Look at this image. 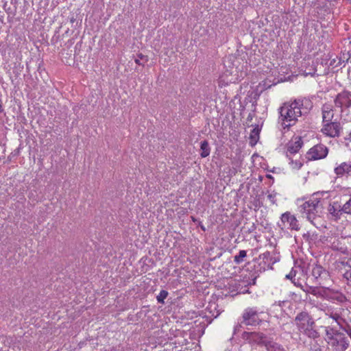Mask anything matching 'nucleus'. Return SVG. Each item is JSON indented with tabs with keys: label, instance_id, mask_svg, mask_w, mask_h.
Masks as SVG:
<instances>
[{
	"label": "nucleus",
	"instance_id": "9b49d317",
	"mask_svg": "<svg viewBox=\"0 0 351 351\" xmlns=\"http://www.w3.org/2000/svg\"><path fill=\"white\" fill-rule=\"evenodd\" d=\"M329 214L331 215L332 219L335 221L340 219L342 215L343 208L338 202H334L330 204L328 208Z\"/></svg>",
	"mask_w": 351,
	"mask_h": 351
},
{
	"label": "nucleus",
	"instance_id": "a211bd4d",
	"mask_svg": "<svg viewBox=\"0 0 351 351\" xmlns=\"http://www.w3.org/2000/svg\"><path fill=\"white\" fill-rule=\"evenodd\" d=\"M210 147L207 141H203L200 143V156L202 158H206L210 155Z\"/></svg>",
	"mask_w": 351,
	"mask_h": 351
},
{
	"label": "nucleus",
	"instance_id": "c85d7f7f",
	"mask_svg": "<svg viewBox=\"0 0 351 351\" xmlns=\"http://www.w3.org/2000/svg\"><path fill=\"white\" fill-rule=\"evenodd\" d=\"M2 106H1V101H0V113L2 112Z\"/></svg>",
	"mask_w": 351,
	"mask_h": 351
},
{
	"label": "nucleus",
	"instance_id": "bb28decb",
	"mask_svg": "<svg viewBox=\"0 0 351 351\" xmlns=\"http://www.w3.org/2000/svg\"><path fill=\"white\" fill-rule=\"evenodd\" d=\"M138 58H139L141 60H143H143H145V61H147V56H144V55H143V54H141H141H139V55L138 56Z\"/></svg>",
	"mask_w": 351,
	"mask_h": 351
},
{
	"label": "nucleus",
	"instance_id": "cd10ccee",
	"mask_svg": "<svg viewBox=\"0 0 351 351\" xmlns=\"http://www.w3.org/2000/svg\"><path fill=\"white\" fill-rule=\"evenodd\" d=\"M135 62H136L137 64H141V60H140L139 58L136 59V60H135Z\"/></svg>",
	"mask_w": 351,
	"mask_h": 351
},
{
	"label": "nucleus",
	"instance_id": "0eeeda50",
	"mask_svg": "<svg viewBox=\"0 0 351 351\" xmlns=\"http://www.w3.org/2000/svg\"><path fill=\"white\" fill-rule=\"evenodd\" d=\"M303 146V141L300 136H293L286 145V156L290 157L297 154Z\"/></svg>",
	"mask_w": 351,
	"mask_h": 351
},
{
	"label": "nucleus",
	"instance_id": "1a4fd4ad",
	"mask_svg": "<svg viewBox=\"0 0 351 351\" xmlns=\"http://www.w3.org/2000/svg\"><path fill=\"white\" fill-rule=\"evenodd\" d=\"M243 323L245 325L256 326L259 324L260 319L258 312L254 308H246L243 313Z\"/></svg>",
	"mask_w": 351,
	"mask_h": 351
},
{
	"label": "nucleus",
	"instance_id": "f8f14e48",
	"mask_svg": "<svg viewBox=\"0 0 351 351\" xmlns=\"http://www.w3.org/2000/svg\"><path fill=\"white\" fill-rule=\"evenodd\" d=\"M351 172V164L342 162L335 169V173L338 177H342L350 174Z\"/></svg>",
	"mask_w": 351,
	"mask_h": 351
},
{
	"label": "nucleus",
	"instance_id": "6ab92c4d",
	"mask_svg": "<svg viewBox=\"0 0 351 351\" xmlns=\"http://www.w3.org/2000/svg\"><path fill=\"white\" fill-rule=\"evenodd\" d=\"M289 158L290 160L289 164L293 170H299L303 166V160L300 156L295 160L291 158V156Z\"/></svg>",
	"mask_w": 351,
	"mask_h": 351
},
{
	"label": "nucleus",
	"instance_id": "f03ea898",
	"mask_svg": "<svg viewBox=\"0 0 351 351\" xmlns=\"http://www.w3.org/2000/svg\"><path fill=\"white\" fill-rule=\"evenodd\" d=\"M321 198L314 194L308 200L304 202L300 206V212L302 217H305L310 222L313 223V220L319 216V213L322 208L320 204Z\"/></svg>",
	"mask_w": 351,
	"mask_h": 351
},
{
	"label": "nucleus",
	"instance_id": "dca6fc26",
	"mask_svg": "<svg viewBox=\"0 0 351 351\" xmlns=\"http://www.w3.org/2000/svg\"><path fill=\"white\" fill-rule=\"evenodd\" d=\"M343 264L345 267H348L346 269L343 276L346 280L348 285L351 286V258L348 259L347 262Z\"/></svg>",
	"mask_w": 351,
	"mask_h": 351
},
{
	"label": "nucleus",
	"instance_id": "6e6552de",
	"mask_svg": "<svg viewBox=\"0 0 351 351\" xmlns=\"http://www.w3.org/2000/svg\"><path fill=\"white\" fill-rule=\"evenodd\" d=\"M334 102L335 106L341 108L342 112L344 109L351 106V93L346 90L339 93L336 96Z\"/></svg>",
	"mask_w": 351,
	"mask_h": 351
},
{
	"label": "nucleus",
	"instance_id": "f257e3e1",
	"mask_svg": "<svg viewBox=\"0 0 351 351\" xmlns=\"http://www.w3.org/2000/svg\"><path fill=\"white\" fill-rule=\"evenodd\" d=\"M310 104L307 100L295 99L293 101L286 102L280 108V119L284 128H289L294 125L298 118L308 112V108L304 104Z\"/></svg>",
	"mask_w": 351,
	"mask_h": 351
},
{
	"label": "nucleus",
	"instance_id": "2eb2a0df",
	"mask_svg": "<svg viewBox=\"0 0 351 351\" xmlns=\"http://www.w3.org/2000/svg\"><path fill=\"white\" fill-rule=\"evenodd\" d=\"M261 129L256 125L250 134V145L253 147L256 145L260 138V132Z\"/></svg>",
	"mask_w": 351,
	"mask_h": 351
},
{
	"label": "nucleus",
	"instance_id": "aec40b11",
	"mask_svg": "<svg viewBox=\"0 0 351 351\" xmlns=\"http://www.w3.org/2000/svg\"><path fill=\"white\" fill-rule=\"evenodd\" d=\"M324 273H325L324 269L320 265H315V267H313L312 275L316 279L321 278L322 275Z\"/></svg>",
	"mask_w": 351,
	"mask_h": 351
},
{
	"label": "nucleus",
	"instance_id": "c756f323",
	"mask_svg": "<svg viewBox=\"0 0 351 351\" xmlns=\"http://www.w3.org/2000/svg\"><path fill=\"white\" fill-rule=\"evenodd\" d=\"M191 219L193 221H195V219L194 217H191Z\"/></svg>",
	"mask_w": 351,
	"mask_h": 351
},
{
	"label": "nucleus",
	"instance_id": "20e7f679",
	"mask_svg": "<svg viewBox=\"0 0 351 351\" xmlns=\"http://www.w3.org/2000/svg\"><path fill=\"white\" fill-rule=\"evenodd\" d=\"M326 341L337 351H345L349 346L346 337L340 332L326 330Z\"/></svg>",
	"mask_w": 351,
	"mask_h": 351
},
{
	"label": "nucleus",
	"instance_id": "4be33fe9",
	"mask_svg": "<svg viewBox=\"0 0 351 351\" xmlns=\"http://www.w3.org/2000/svg\"><path fill=\"white\" fill-rule=\"evenodd\" d=\"M295 276H296V271L293 269H291V271L285 276V278L287 279L290 280L292 283H293L295 286L299 287L301 286V285H298L295 282Z\"/></svg>",
	"mask_w": 351,
	"mask_h": 351
},
{
	"label": "nucleus",
	"instance_id": "412c9836",
	"mask_svg": "<svg viewBox=\"0 0 351 351\" xmlns=\"http://www.w3.org/2000/svg\"><path fill=\"white\" fill-rule=\"evenodd\" d=\"M247 256L245 250H240L238 255L234 256V262L236 264H240L243 261V258Z\"/></svg>",
	"mask_w": 351,
	"mask_h": 351
},
{
	"label": "nucleus",
	"instance_id": "393cba45",
	"mask_svg": "<svg viewBox=\"0 0 351 351\" xmlns=\"http://www.w3.org/2000/svg\"><path fill=\"white\" fill-rule=\"evenodd\" d=\"M342 208L344 213L351 214V199L343 204Z\"/></svg>",
	"mask_w": 351,
	"mask_h": 351
},
{
	"label": "nucleus",
	"instance_id": "423d86ee",
	"mask_svg": "<svg viewBox=\"0 0 351 351\" xmlns=\"http://www.w3.org/2000/svg\"><path fill=\"white\" fill-rule=\"evenodd\" d=\"M327 154L328 148L322 144H317L308 151L306 156L308 160H315L324 158Z\"/></svg>",
	"mask_w": 351,
	"mask_h": 351
},
{
	"label": "nucleus",
	"instance_id": "39448f33",
	"mask_svg": "<svg viewBox=\"0 0 351 351\" xmlns=\"http://www.w3.org/2000/svg\"><path fill=\"white\" fill-rule=\"evenodd\" d=\"M278 226L282 229L287 228L296 231L300 230V224L295 216L288 211L282 214L280 223H278Z\"/></svg>",
	"mask_w": 351,
	"mask_h": 351
},
{
	"label": "nucleus",
	"instance_id": "7ed1b4c3",
	"mask_svg": "<svg viewBox=\"0 0 351 351\" xmlns=\"http://www.w3.org/2000/svg\"><path fill=\"white\" fill-rule=\"evenodd\" d=\"M295 324L301 332H303L308 337L317 338L318 332L314 329L315 322L306 312L298 313L295 318Z\"/></svg>",
	"mask_w": 351,
	"mask_h": 351
},
{
	"label": "nucleus",
	"instance_id": "ddd939ff",
	"mask_svg": "<svg viewBox=\"0 0 351 351\" xmlns=\"http://www.w3.org/2000/svg\"><path fill=\"white\" fill-rule=\"evenodd\" d=\"M322 118L324 122H330L334 116L332 106L330 104H325L322 106Z\"/></svg>",
	"mask_w": 351,
	"mask_h": 351
},
{
	"label": "nucleus",
	"instance_id": "9d476101",
	"mask_svg": "<svg viewBox=\"0 0 351 351\" xmlns=\"http://www.w3.org/2000/svg\"><path fill=\"white\" fill-rule=\"evenodd\" d=\"M322 132L330 137L338 136L340 132V125L337 122H327L322 128Z\"/></svg>",
	"mask_w": 351,
	"mask_h": 351
},
{
	"label": "nucleus",
	"instance_id": "b1692460",
	"mask_svg": "<svg viewBox=\"0 0 351 351\" xmlns=\"http://www.w3.org/2000/svg\"><path fill=\"white\" fill-rule=\"evenodd\" d=\"M168 295V292L167 291L162 290L160 292L159 295L156 297V299L158 302L164 303V300L167 298Z\"/></svg>",
	"mask_w": 351,
	"mask_h": 351
},
{
	"label": "nucleus",
	"instance_id": "7c9ffc66",
	"mask_svg": "<svg viewBox=\"0 0 351 351\" xmlns=\"http://www.w3.org/2000/svg\"><path fill=\"white\" fill-rule=\"evenodd\" d=\"M268 197H269V198L271 197V195H268Z\"/></svg>",
	"mask_w": 351,
	"mask_h": 351
},
{
	"label": "nucleus",
	"instance_id": "5701e85b",
	"mask_svg": "<svg viewBox=\"0 0 351 351\" xmlns=\"http://www.w3.org/2000/svg\"><path fill=\"white\" fill-rule=\"evenodd\" d=\"M316 71H317V69H316L315 66L312 64L311 68H309L308 70L306 69V70L304 71V73H303L302 75L304 77H306L308 75L315 76Z\"/></svg>",
	"mask_w": 351,
	"mask_h": 351
},
{
	"label": "nucleus",
	"instance_id": "f3484780",
	"mask_svg": "<svg viewBox=\"0 0 351 351\" xmlns=\"http://www.w3.org/2000/svg\"><path fill=\"white\" fill-rule=\"evenodd\" d=\"M265 346L267 351H285L281 345L274 341L265 342Z\"/></svg>",
	"mask_w": 351,
	"mask_h": 351
},
{
	"label": "nucleus",
	"instance_id": "4468645a",
	"mask_svg": "<svg viewBox=\"0 0 351 351\" xmlns=\"http://www.w3.org/2000/svg\"><path fill=\"white\" fill-rule=\"evenodd\" d=\"M231 73L228 71H226L223 72L219 77L218 80V85L219 87H223L228 86L230 84L234 82L233 79L230 76Z\"/></svg>",
	"mask_w": 351,
	"mask_h": 351
},
{
	"label": "nucleus",
	"instance_id": "a878e982",
	"mask_svg": "<svg viewBox=\"0 0 351 351\" xmlns=\"http://www.w3.org/2000/svg\"><path fill=\"white\" fill-rule=\"evenodd\" d=\"M330 317L332 318L334 321H335L337 323V324H341V321L342 320V318L339 313H331L330 314Z\"/></svg>",
	"mask_w": 351,
	"mask_h": 351
},
{
	"label": "nucleus",
	"instance_id": "2f4dec72",
	"mask_svg": "<svg viewBox=\"0 0 351 351\" xmlns=\"http://www.w3.org/2000/svg\"><path fill=\"white\" fill-rule=\"evenodd\" d=\"M202 229L204 230H205L204 227H203V226H202Z\"/></svg>",
	"mask_w": 351,
	"mask_h": 351
}]
</instances>
